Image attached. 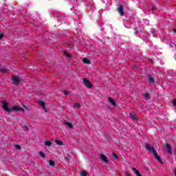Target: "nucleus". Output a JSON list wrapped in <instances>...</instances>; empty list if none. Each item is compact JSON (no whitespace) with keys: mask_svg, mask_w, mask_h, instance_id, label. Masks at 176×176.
<instances>
[{"mask_svg":"<svg viewBox=\"0 0 176 176\" xmlns=\"http://www.w3.org/2000/svg\"><path fill=\"white\" fill-rule=\"evenodd\" d=\"M3 109L6 112L10 113L12 111H14V112H24V109L20 107L19 106H13L12 109H10L8 107V102H3Z\"/></svg>","mask_w":176,"mask_h":176,"instance_id":"nucleus-1","label":"nucleus"},{"mask_svg":"<svg viewBox=\"0 0 176 176\" xmlns=\"http://www.w3.org/2000/svg\"><path fill=\"white\" fill-rule=\"evenodd\" d=\"M145 148H146V151H148V152L149 153H155V152L156 151V149H155L154 148H153V146H151V144H148V143H146V144H145Z\"/></svg>","mask_w":176,"mask_h":176,"instance_id":"nucleus-2","label":"nucleus"},{"mask_svg":"<svg viewBox=\"0 0 176 176\" xmlns=\"http://www.w3.org/2000/svg\"><path fill=\"white\" fill-rule=\"evenodd\" d=\"M117 12H118L120 16H124V8H123V6L119 5L117 7Z\"/></svg>","mask_w":176,"mask_h":176,"instance_id":"nucleus-3","label":"nucleus"},{"mask_svg":"<svg viewBox=\"0 0 176 176\" xmlns=\"http://www.w3.org/2000/svg\"><path fill=\"white\" fill-rule=\"evenodd\" d=\"M82 82H84L85 86L88 87V89H91L93 87V85L91 84L90 80H89L88 79L83 78Z\"/></svg>","mask_w":176,"mask_h":176,"instance_id":"nucleus-4","label":"nucleus"},{"mask_svg":"<svg viewBox=\"0 0 176 176\" xmlns=\"http://www.w3.org/2000/svg\"><path fill=\"white\" fill-rule=\"evenodd\" d=\"M12 82L13 84L15 85V86H18V85H20L21 80L19 78H17V76H14L12 77Z\"/></svg>","mask_w":176,"mask_h":176,"instance_id":"nucleus-5","label":"nucleus"},{"mask_svg":"<svg viewBox=\"0 0 176 176\" xmlns=\"http://www.w3.org/2000/svg\"><path fill=\"white\" fill-rule=\"evenodd\" d=\"M153 156L155 157V158L156 159V160H157V162H159L161 164H163V160H162V158H160V156H159L157 155V152H154L153 153Z\"/></svg>","mask_w":176,"mask_h":176,"instance_id":"nucleus-6","label":"nucleus"},{"mask_svg":"<svg viewBox=\"0 0 176 176\" xmlns=\"http://www.w3.org/2000/svg\"><path fill=\"white\" fill-rule=\"evenodd\" d=\"M165 151L169 154H171V151H173V148L171 147V145L166 144L165 145Z\"/></svg>","mask_w":176,"mask_h":176,"instance_id":"nucleus-7","label":"nucleus"},{"mask_svg":"<svg viewBox=\"0 0 176 176\" xmlns=\"http://www.w3.org/2000/svg\"><path fill=\"white\" fill-rule=\"evenodd\" d=\"M100 160L101 162H104V163H108V160L107 159V156H105V155L102 153L100 154Z\"/></svg>","mask_w":176,"mask_h":176,"instance_id":"nucleus-8","label":"nucleus"},{"mask_svg":"<svg viewBox=\"0 0 176 176\" xmlns=\"http://www.w3.org/2000/svg\"><path fill=\"white\" fill-rule=\"evenodd\" d=\"M64 125L68 126L69 129H74V125L72 124H71V122H68V121H65L63 123Z\"/></svg>","mask_w":176,"mask_h":176,"instance_id":"nucleus-9","label":"nucleus"},{"mask_svg":"<svg viewBox=\"0 0 176 176\" xmlns=\"http://www.w3.org/2000/svg\"><path fill=\"white\" fill-rule=\"evenodd\" d=\"M109 102L113 107H116V102L112 98H109Z\"/></svg>","mask_w":176,"mask_h":176,"instance_id":"nucleus-10","label":"nucleus"},{"mask_svg":"<svg viewBox=\"0 0 176 176\" xmlns=\"http://www.w3.org/2000/svg\"><path fill=\"white\" fill-rule=\"evenodd\" d=\"M129 116L131 118V119H133V120H138V118H137V116L134 113H130Z\"/></svg>","mask_w":176,"mask_h":176,"instance_id":"nucleus-11","label":"nucleus"},{"mask_svg":"<svg viewBox=\"0 0 176 176\" xmlns=\"http://www.w3.org/2000/svg\"><path fill=\"white\" fill-rule=\"evenodd\" d=\"M148 83L150 84L155 83V78L152 76H148Z\"/></svg>","mask_w":176,"mask_h":176,"instance_id":"nucleus-12","label":"nucleus"},{"mask_svg":"<svg viewBox=\"0 0 176 176\" xmlns=\"http://www.w3.org/2000/svg\"><path fill=\"white\" fill-rule=\"evenodd\" d=\"M39 105L43 108V109H46V104H45V102L40 101L38 102Z\"/></svg>","mask_w":176,"mask_h":176,"instance_id":"nucleus-13","label":"nucleus"},{"mask_svg":"<svg viewBox=\"0 0 176 176\" xmlns=\"http://www.w3.org/2000/svg\"><path fill=\"white\" fill-rule=\"evenodd\" d=\"M143 97L144 98H145L146 100H149L151 98V96H149L148 93H144L143 94Z\"/></svg>","mask_w":176,"mask_h":176,"instance_id":"nucleus-14","label":"nucleus"},{"mask_svg":"<svg viewBox=\"0 0 176 176\" xmlns=\"http://www.w3.org/2000/svg\"><path fill=\"white\" fill-rule=\"evenodd\" d=\"M82 61L84 64H91L90 60L87 58H84Z\"/></svg>","mask_w":176,"mask_h":176,"instance_id":"nucleus-15","label":"nucleus"},{"mask_svg":"<svg viewBox=\"0 0 176 176\" xmlns=\"http://www.w3.org/2000/svg\"><path fill=\"white\" fill-rule=\"evenodd\" d=\"M133 170L137 176H142V175H141V173H140V171L138 170H137V168H133Z\"/></svg>","mask_w":176,"mask_h":176,"instance_id":"nucleus-16","label":"nucleus"},{"mask_svg":"<svg viewBox=\"0 0 176 176\" xmlns=\"http://www.w3.org/2000/svg\"><path fill=\"white\" fill-rule=\"evenodd\" d=\"M55 142L57 145H60V146L64 145V143L62 141L59 140H56Z\"/></svg>","mask_w":176,"mask_h":176,"instance_id":"nucleus-17","label":"nucleus"},{"mask_svg":"<svg viewBox=\"0 0 176 176\" xmlns=\"http://www.w3.org/2000/svg\"><path fill=\"white\" fill-rule=\"evenodd\" d=\"M38 155H39V156H41V157H43V159H46V155H45V154L43 153V152L40 151V152L38 153Z\"/></svg>","mask_w":176,"mask_h":176,"instance_id":"nucleus-18","label":"nucleus"},{"mask_svg":"<svg viewBox=\"0 0 176 176\" xmlns=\"http://www.w3.org/2000/svg\"><path fill=\"white\" fill-rule=\"evenodd\" d=\"M63 54H64V56H66V57H67V58H71V54H69L68 52H67V51H64Z\"/></svg>","mask_w":176,"mask_h":176,"instance_id":"nucleus-19","label":"nucleus"},{"mask_svg":"<svg viewBox=\"0 0 176 176\" xmlns=\"http://www.w3.org/2000/svg\"><path fill=\"white\" fill-rule=\"evenodd\" d=\"M9 69H0V72H2L3 74H8V72Z\"/></svg>","mask_w":176,"mask_h":176,"instance_id":"nucleus-20","label":"nucleus"},{"mask_svg":"<svg viewBox=\"0 0 176 176\" xmlns=\"http://www.w3.org/2000/svg\"><path fill=\"white\" fill-rule=\"evenodd\" d=\"M45 145H46L47 146H52V142H50V141H45Z\"/></svg>","mask_w":176,"mask_h":176,"instance_id":"nucleus-21","label":"nucleus"},{"mask_svg":"<svg viewBox=\"0 0 176 176\" xmlns=\"http://www.w3.org/2000/svg\"><path fill=\"white\" fill-rule=\"evenodd\" d=\"M111 157H113V159H116V160H118V159H119V157L115 153H113L111 155Z\"/></svg>","mask_w":176,"mask_h":176,"instance_id":"nucleus-22","label":"nucleus"},{"mask_svg":"<svg viewBox=\"0 0 176 176\" xmlns=\"http://www.w3.org/2000/svg\"><path fill=\"white\" fill-rule=\"evenodd\" d=\"M81 176H87V172L86 171H82L80 173Z\"/></svg>","mask_w":176,"mask_h":176,"instance_id":"nucleus-23","label":"nucleus"},{"mask_svg":"<svg viewBox=\"0 0 176 176\" xmlns=\"http://www.w3.org/2000/svg\"><path fill=\"white\" fill-rule=\"evenodd\" d=\"M49 164L50 166H54L55 163L53 160H49Z\"/></svg>","mask_w":176,"mask_h":176,"instance_id":"nucleus-24","label":"nucleus"},{"mask_svg":"<svg viewBox=\"0 0 176 176\" xmlns=\"http://www.w3.org/2000/svg\"><path fill=\"white\" fill-rule=\"evenodd\" d=\"M15 148H16V149H21V146H20L19 144H16V145H15Z\"/></svg>","mask_w":176,"mask_h":176,"instance_id":"nucleus-25","label":"nucleus"},{"mask_svg":"<svg viewBox=\"0 0 176 176\" xmlns=\"http://www.w3.org/2000/svg\"><path fill=\"white\" fill-rule=\"evenodd\" d=\"M173 107H176V99H174L173 100Z\"/></svg>","mask_w":176,"mask_h":176,"instance_id":"nucleus-26","label":"nucleus"},{"mask_svg":"<svg viewBox=\"0 0 176 176\" xmlns=\"http://www.w3.org/2000/svg\"><path fill=\"white\" fill-rule=\"evenodd\" d=\"M75 107L76 108H80V104L79 103H76Z\"/></svg>","mask_w":176,"mask_h":176,"instance_id":"nucleus-27","label":"nucleus"},{"mask_svg":"<svg viewBox=\"0 0 176 176\" xmlns=\"http://www.w3.org/2000/svg\"><path fill=\"white\" fill-rule=\"evenodd\" d=\"M65 96H68L69 94V91L65 90Z\"/></svg>","mask_w":176,"mask_h":176,"instance_id":"nucleus-28","label":"nucleus"},{"mask_svg":"<svg viewBox=\"0 0 176 176\" xmlns=\"http://www.w3.org/2000/svg\"><path fill=\"white\" fill-rule=\"evenodd\" d=\"M22 105H23V108H25V109H28V107L25 104L22 103Z\"/></svg>","mask_w":176,"mask_h":176,"instance_id":"nucleus-29","label":"nucleus"},{"mask_svg":"<svg viewBox=\"0 0 176 176\" xmlns=\"http://www.w3.org/2000/svg\"><path fill=\"white\" fill-rule=\"evenodd\" d=\"M65 159L66 160H68V159H69V155H65Z\"/></svg>","mask_w":176,"mask_h":176,"instance_id":"nucleus-30","label":"nucleus"},{"mask_svg":"<svg viewBox=\"0 0 176 176\" xmlns=\"http://www.w3.org/2000/svg\"><path fill=\"white\" fill-rule=\"evenodd\" d=\"M3 38V34H0V39H2Z\"/></svg>","mask_w":176,"mask_h":176,"instance_id":"nucleus-31","label":"nucleus"},{"mask_svg":"<svg viewBox=\"0 0 176 176\" xmlns=\"http://www.w3.org/2000/svg\"><path fill=\"white\" fill-rule=\"evenodd\" d=\"M153 10H155V6H153L151 8V12H153Z\"/></svg>","mask_w":176,"mask_h":176,"instance_id":"nucleus-32","label":"nucleus"},{"mask_svg":"<svg viewBox=\"0 0 176 176\" xmlns=\"http://www.w3.org/2000/svg\"><path fill=\"white\" fill-rule=\"evenodd\" d=\"M23 129H28V126H23Z\"/></svg>","mask_w":176,"mask_h":176,"instance_id":"nucleus-33","label":"nucleus"},{"mask_svg":"<svg viewBox=\"0 0 176 176\" xmlns=\"http://www.w3.org/2000/svg\"><path fill=\"white\" fill-rule=\"evenodd\" d=\"M174 173H175V176H176V168H175Z\"/></svg>","mask_w":176,"mask_h":176,"instance_id":"nucleus-34","label":"nucleus"},{"mask_svg":"<svg viewBox=\"0 0 176 176\" xmlns=\"http://www.w3.org/2000/svg\"><path fill=\"white\" fill-rule=\"evenodd\" d=\"M126 176H130V174H129V173H126Z\"/></svg>","mask_w":176,"mask_h":176,"instance_id":"nucleus-35","label":"nucleus"},{"mask_svg":"<svg viewBox=\"0 0 176 176\" xmlns=\"http://www.w3.org/2000/svg\"><path fill=\"white\" fill-rule=\"evenodd\" d=\"M173 32L176 33V29H173Z\"/></svg>","mask_w":176,"mask_h":176,"instance_id":"nucleus-36","label":"nucleus"},{"mask_svg":"<svg viewBox=\"0 0 176 176\" xmlns=\"http://www.w3.org/2000/svg\"><path fill=\"white\" fill-rule=\"evenodd\" d=\"M133 68H137V65H135L133 66Z\"/></svg>","mask_w":176,"mask_h":176,"instance_id":"nucleus-37","label":"nucleus"},{"mask_svg":"<svg viewBox=\"0 0 176 176\" xmlns=\"http://www.w3.org/2000/svg\"><path fill=\"white\" fill-rule=\"evenodd\" d=\"M150 61H152V60H151V59H150Z\"/></svg>","mask_w":176,"mask_h":176,"instance_id":"nucleus-38","label":"nucleus"}]
</instances>
